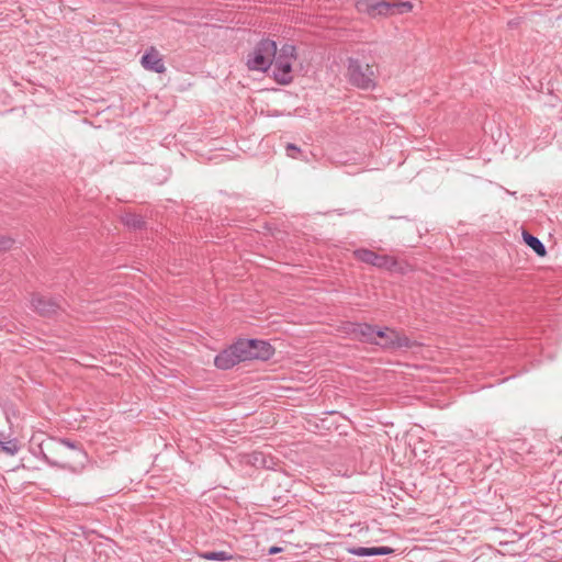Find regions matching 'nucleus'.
I'll return each mask as SVG.
<instances>
[{
	"label": "nucleus",
	"instance_id": "nucleus-1",
	"mask_svg": "<svg viewBox=\"0 0 562 562\" xmlns=\"http://www.w3.org/2000/svg\"><path fill=\"white\" fill-rule=\"evenodd\" d=\"M43 460L53 468L77 471V465H83L87 453L77 441L67 438L49 439L40 446Z\"/></svg>",
	"mask_w": 562,
	"mask_h": 562
},
{
	"label": "nucleus",
	"instance_id": "nucleus-2",
	"mask_svg": "<svg viewBox=\"0 0 562 562\" xmlns=\"http://www.w3.org/2000/svg\"><path fill=\"white\" fill-rule=\"evenodd\" d=\"M347 63V76L352 86L362 90L375 88L376 72L372 65L353 57H349Z\"/></svg>",
	"mask_w": 562,
	"mask_h": 562
},
{
	"label": "nucleus",
	"instance_id": "nucleus-3",
	"mask_svg": "<svg viewBox=\"0 0 562 562\" xmlns=\"http://www.w3.org/2000/svg\"><path fill=\"white\" fill-rule=\"evenodd\" d=\"M277 54V44L271 40H262L255 47L247 60L250 70L267 71Z\"/></svg>",
	"mask_w": 562,
	"mask_h": 562
},
{
	"label": "nucleus",
	"instance_id": "nucleus-4",
	"mask_svg": "<svg viewBox=\"0 0 562 562\" xmlns=\"http://www.w3.org/2000/svg\"><path fill=\"white\" fill-rule=\"evenodd\" d=\"M239 346L243 351L245 361L260 359L268 360L273 355L274 349L272 346L259 339H240Z\"/></svg>",
	"mask_w": 562,
	"mask_h": 562
},
{
	"label": "nucleus",
	"instance_id": "nucleus-5",
	"mask_svg": "<svg viewBox=\"0 0 562 562\" xmlns=\"http://www.w3.org/2000/svg\"><path fill=\"white\" fill-rule=\"evenodd\" d=\"M375 345L383 348H408L411 346L409 339L405 336H401L397 331L390 329L389 327L375 329Z\"/></svg>",
	"mask_w": 562,
	"mask_h": 562
},
{
	"label": "nucleus",
	"instance_id": "nucleus-6",
	"mask_svg": "<svg viewBox=\"0 0 562 562\" xmlns=\"http://www.w3.org/2000/svg\"><path fill=\"white\" fill-rule=\"evenodd\" d=\"M355 257L362 262L386 270H394L397 266V261L393 257L386 255H378L369 249L356 250Z\"/></svg>",
	"mask_w": 562,
	"mask_h": 562
},
{
	"label": "nucleus",
	"instance_id": "nucleus-7",
	"mask_svg": "<svg viewBox=\"0 0 562 562\" xmlns=\"http://www.w3.org/2000/svg\"><path fill=\"white\" fill-rule=\"evenodd\" d=\"M244 356L239 341L232 345L229 348L221 351L214 359V364L221 370H228L239 362H244Z\"/></svg>",
	"mask_w": 562,
	"mask_h": 562
},
{
	"label": "nucleus",
	"instance_id": "nucleus-8",
	"mask_svg": "<svg viewBox=\"0 0 562 562\" xmlns=\"http://www.w3.org/2000/svg\"><path fill=\"white\" fill-rule=\"evenodd\" d=\"M356 7L359 12L368 13L373 18L395 13L394 2L390 1L359 0L357 1Z\"/></svg>",
	"mask_w": 562,
	"mask_h": 562
},
{
	"label": "nucleus",
	"instance_id": "nucleus-9",
	"mask_svg": "<svg viewBox=\"0 0 562 562\" xmlns=\"http://www.w3.org/2000/svg\"><path fill=\"white\" fill-rule=\"evenodd\" d=\"M140 65L149 71L164 74L166 71L165 61L161 54L155 48H148L142 56Z\"/></svg>",
	"mask_w": 562,
	"mask_h": 562
},
{
	"label": "nucleus",
	"instance_id": "nucleus-10",
	"mask_svg": "<svg viewBox=\"0 0 562 562\" xmlns=\"http://www.w3.org/2000/svg\"><path fill=\"white\" fill-rule=\"evenodd\" d=\"M34 310L44 317H52L61 310L59 303L50 297L44 295H35L32 299Z\"/></svg>",
	"mask_w": 562,
	"mask_h": 562
},
{
	"label": "nucleus",
	"instance_id": "nucleus-11",
	"mask_svg": "<svg viewBox=\"0 0 562 562\" xmlns=\"http://www.w3.org/2000/svg\"><path fill=\"white\" fill-rule=\"evenodd\" d=\"M273 77L281 85H288L292 81V60L284 57L273 58Z\"/></svg>",
	"mask_w": 562,
	"mask_h": 562
},
{
	"label": "nucleus",
	"instance_id": "nucleus-12",
	"mask_svg": "<svg viewBox=\"0 0 562 562\" xmlns=\"http://www.w3.org/2000/svg\"><path fill=\"white\" fill-rule=\"evenodd\" d=\"M347 552L357 557H374L391 554L394 549L390 547H350L347 548Z\"/></svg>",
	"mask_w": 562,
	"mask_h": 562
},
{
	"label": "nucleus",
	"instance_id": "nucleus-13",
	"mask_svg": "<svg viewBox=\"0 0 562 562\" xmlns=\"http://www.w3.org/2000/svg\"><path fill=\"white\" fill-rule=\"evenodd\" d=\"M522 238L525 243L540 257H543L547 254L546 246L536 236L529 234L528 232L522 233Z\"/></svg>",
	"mask_w": 562,
	"mask_h": 562
},
{
	"label": "nucleus",
	"instance_id": "nucleus-14",
	"mask_svg": "<svg viewBox=\"0 0 562 562\" xmlns=\"http://www.w3.org/2000/svg\"><path fill=\"white\" fill-rule=\"evenodd\" d=\"M375 329L374 326L364 323L357 324L353 331L363 337L366 341L373 344L378 342V340H375Z\"/></svg>",
	"mask_w": 562,
	"mask_h": 562
},
{
	"label": "nucleus",
	"instance_id": "nucleus-15",
	"mask_svg": "<svg viewBox=\"0 0 562 562\" xmlns=\"http://www.w3.org/2000/svg\"><path fill=\"white\" fill-rule=\"evenodd\" d=\"M122 222L124 223V225H126L127 227L133 228V229L142 228L145 223L144 220L142 218V216H139L137 214H133V213H126L122 217Z\"/></svg>",
	"mask_w": 562,
	"mask_h": 562
},
{
	"label": "nucleus",
	"instance_id": "nucleus-16",
	"mask_svg": "<svg viewBox=\"0 0 562 562\" xmlns=\"http://www.w3.org/2000/svg\"><path fill=\"white\" fill-rule=\"evenodd\" d=\"M200 557L211 561H229L234 559V557L226 551H209L201 553Z\"/></svg>",
	"mask_w": 562,
	"mask_h": 562
},
{
	"label": "nucleus",
	"instance_id": "nucleus-17",
	"mask_svg": "<svg viewBox=\"0 0 562 562\" xmlns=\"http://www.w3.org/2000/svg\"><path fill=\"white\" fill-rule=\"evenodd\" d=\"M0 452H5L9 456H14L18 453L20 447L18 443V440L11 439L8 441H1L0 440Z\"/></svg>",
	"mask_w": 562,
	"mask_h": 562
},
{
	"label": "nucleus",
	"instance_id": "nucleus-18",
	"mask_svg": "<svg viewBox=\"0 0 562 562\" xmlns=\"http://www.w3.org/2000/svg\"><path fill=\"white\" fill-rule=\"evenodd\" d=\"M277 57H284L285 59H295V47L292 45H284Z\"/></svg>",
	"mask_w": 562,
	"mask_h": 562
},
{
	"label": "nucleus",
	"instance_id": "nucleus-19",
	"mask_svg": "<svg viewBox=\"0 0 562 562\" xmlns=\"http://www.w3.org/2000/svg\"><path fill=\"white\" fill-rule=\"evenodd\" d=\"M413 9V4L408 1H394L395 13L409 12Z\"/></svg>",
	"mask_w": 562,
	"mask_h": 562
},
{
	"label": "nucleus",
	"instance_id": "nucleus-20",
	"mask_svg": "<svg viewBox=\"0 0 562 562\" xmlns=\"http://www.w3.org/2000/svg\"><path fill=\"white\" fill-rule=\"evenodd\" d=\"M14 244V240L8 236H0V250H8Z\"/></svg>",
	"mask_w": 562,
	"mask_h": 562
},
{
	"label": "nucleus",
	"instance_id": "nucleus-21",
	"mask_svg": "<svg viewBox=\"0 0 562 562\" xmlns=\"http://www.w3.org/2000/svg\"><path fill=\"white\" fill-rule=\"evenodd\" d=\"M300 151V148L296 147L294 144H288L286 145V154L288 156L294 158V153H299Z\"/></svg>",
	"mask_w": 562,
	"mask_h": 562
},
{
	"label": "nucleus",
	"instance_id": "nucleus-22",
	"mask_svg": "<svg viewBox=\"0 0 562 562\" xmlns=\"http://www.w3.org/2000/svg\"><path fill=\"white\" fill-rule=\"evenodd\" d=\"M281 551H282V548H280V547H271V548L268 550V553L272 555V554H277V553H279V552H281Z\"/></svg>",
	"mask_w": 562,
	"mask_h": 562
}]
</instances>
